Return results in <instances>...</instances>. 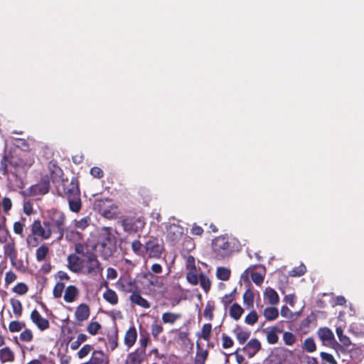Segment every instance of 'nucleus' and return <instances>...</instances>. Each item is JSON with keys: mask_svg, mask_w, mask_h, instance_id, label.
I'll return each mask as SVG.
<instances>
[{"mask_svg": "<svg viewBox=\"0 0 364 364\" xmlns=\"http://www.w3.org/2000/svg\"><path fill=\"white\" fill-rule=\"evenodd\" d=\"M222 346L225 349L231 348L234 344L232 339L225 333L222 334Z\"/></svg>", "mask_w": 364, "mask_h": 364, "instance_id": "60", "label": "nucleus"}, {"mask_svg": "<svg viewBox=\"0 0 364 364\" xmlns=\"http://www.w3.org/2000/svg\"><path fill=\"white\" fill-rule=\"evenodd\" d=\"M243 302L247 309L253 308L254 306V293L250 289H247L243 294Z\"/></svg>", "mask_w": 364, "mask_h": 364, "instance_id": "32", "label": "nucleus"}, {"mask_svg": "<svg viewBox=\"0 0 364 364\" xmlns=\"http://www.w3.org/2000/svg\"><path fill=\"white\" fill-rule=\"evenodd\" d=\"M119 288L125 292L132 293L139 289V287L136 285V281L132 279H123L117 282Z\"/></svg>", "mask_w": 364, "mask_h": 364, "instance_id": "22", "label": "nucleus"}, {"mask_svg": "<svg viewBox=\"0 0 364 364\" xmlns=\"http://www.w3.org/2000/svg\"><path fill=\"white\" fill-rule=\"evenodd\" d=\"M231 272L228 268L220 267L217 268L216 276L218 279L227 281L230 277Z\"/></svg>", "mask_w": 364, "mask_h": 364, "instance_id": "37", "label": "nucleus"}, {"mask_svg": "<svg viewBox=\"0 0 364 364\" xmlns=\"http://www.w3.org/2000/svg\"><path fill=\"white\" fill-rule=\"evenodd\" d=\"M122 225L125 232H136L140 228L143 226L142 221L140 219L132 218H125L122 220Z\"/></svg>", "mask_w": 364, "mask_h": 364, "instance_id": "11", "label": "nucleus"}, {"mask_svg": "<svg viewBox=\"0 0 364 364\" xmlns=\"http://www.w3.org/2000/svg\"><path fill=\"white\" fill-rule=\"evenodd\" d=\"M251 279L255 284L259 286L264 282V277L259 272H252L251 274Z\"/></svg>", "mask_w": 364, "mask_h": 364, "instance_id": "63", "label": "nucleus"}, {"mask_svg": "<svg viewBox=\"0 0 364 364\" xmlns=\"http://www.w3.org/2000/svg\"><path fill=\"white\" fill-rule=\"evenodd\" d=\"M212 331L211 323H205L202 326L200 333H198V336L205 341H208L210 338V333Z\"/></svg>", "mask_w": 364, "mask_h": 364, "instance_id": "35", "label": "nucleus"}, {"mask_svg": "<svg viewBox=\"0 0 364 364\" xmlns=\"http://www.w3.org/2000/svg\"><path fill=\"white\" fill-rule=\"evenodd\" d=\"M90 315V309L86 304L82 303L76 307L75 317L76 323L81 326L82 322L87 320Z\"/></svg>", "mask_w": 364, "mask_h": 364, "instance_id": "12", "label": "nucleus"}, {"mask_svg": "<svg viewBox=\"0 0 364 364\" xmlns=\"http://www.w3.org/2000/svg\"><path fill=\"white\" fill-rule=\"evenodd\" d=\"M336 333L338 337L340 342L346 347L351 345V341L349 337L343 334V328L339 326L336 328Z\"/></svg>", "mask_w": 364, "mask_h": 364, "instance_id": "40", "label": "nucleus"}, {"mask_svg": "<svg viewBox=\"0 0 364 364\" xmlns=\"http://www.w3.org/2000/svg\"><path fill=\"white\" fill-rule=\"evenodd\" d=\"M316 321V317L313 313H311L306 318L301 321L299 328L301 330L306 331V329L309 328L311 325L315 323Z\"/></svg>", "mask_w": 364, "mask_h": 364, "instance_id": "34", "label": "nucleus"}, {"mask_svg": "<svg viewBox=\"0 0 364 364\" xmlns=\"http://www.w3.org/2000/svg\"><path fill=\"white\" fill-rule=\"evenodd\" d=\"M261 348L260 342L257 338H252L243 348L249 358L253 357Z\"/></svg>", "mask_w": 364, "mask_h": 364, "instance_id": "20", "label": "nucleus"}, {"mask_svg": "<svg viewBox=\"0 0 364 364\" xmlns=\"http://www.w3.org/2000/svg\"><path fill=\"white\" fill-rule=\"evenodd\" d=\"M200 287L205 291L208 292L210 290L211 282L209 278L203 273L199 274V281Z\"/></svg>", "mask_w": 364, "mask_h": 364, "instance_id": "44", "label": "nucleus"}, {"mask_svg": "<svg viewBox=\"0 0 364 364\" xmlns=\"http://www.w3.org/2000/svg\"><path fill=\"white\" fill-rule=\"evenodd\" d=\"M15 359L14 351L8 346L0 349V360L1 363L13 362Z\"/></svg>", "mask_w": 364, "mask_h": 364, "instance_id": "26", "label": "nucleus"}, {"mask_svg": "<svg viewBox=\"0 0 364 364\" xmlns=\"http://www.w3.org/2000/svg\"><path fill=\"white\" fill-rule=\"evenodd\" d=\"M95 249L100 252L104 259L112 256L116 250V237L107 229L104 230L98 236Z\"/></svg>", "mask_w": 364, "mask_h": 364, "instance_id": "5", "label": "nucleus"}, {"mask_svg": "<svg viewBox=\"0 0 364 364\" xmlns=\"http://www.w3.org/2000/svg\"><path fill=\"white\" fill-rule=\"evenodd\" d=\"M68 268L74 273H79L82 269V260L76 255L71 254L68 256Z\"/></svg>", "mask_w": 364, "mask_h": 364, "instance_id": "16", "label": "nucleus"}, {"mask_svg": "<svg viewBox=\"0 0 364 364\" xmlns=\"http://www.w3.org/2000/svg\"><path fill=\"white\" fill-rule=\"evenodd\" d=\"M129 301L132 304L144 309H149L150 307L149 302L145 298L141 296L139 289L131 294L129 296Z\"/></svg>", "mask_w": 364, "mask_h": 364, "instance_id": "19", "label": "nucleus"}, {"mask_svg": "<svg viewBox=\"0 0 364 364\" xmlns=\"http://www.w3.org/2000/svg\"><path fill=\"white\" fill-rule=\"evenodd\" d=\"M12 178L9 179V183L14 190L23 189L25 187L24 178L26 174H21L20 172H14V170L9 168Z\"/></svg>", "mask_w": 364, "mask_h": 364, "instance_id": "14", "label": "nucleus"}, {"mask_svg": "<svg viewBox=\"0 0 364 364\" xmlns=\"http://www.w3.org/2000/svg\"><path fill=\"white\" fill-rule=\"evenodd\" d=\"M186 279L191 284L196 285L199 281V276L194 272H190L187 273Z\"/></svg>", "mask_w": 364, "mask_h": 364, "instance_id": "62", "label": "nucleus"}, {"mask_svg": "<svg viewBox=\"0 0 364 364\" xmlns=\"http://www.w3.org/2000/svg\"><path fill=\"white\" fill-rule=\"evenodd\" d=\"M212 250L216 259H225L230 257L232 253V242L225 236L216 237L212 241Z\"/></svg>", "mask_w": 364, "mask_h": 364, "instance_id": "6", "label": "nucleus"}, {"mask_svg": "<svg viewBox=\"0 0 364 364\" xmlns=\"http://www.w3.org/2000/svg\"><path fill=\"white\" fill-rule=\"evenodd\" d=\"M48 168L53 183H56L58 182L61 181V180L63 179L61 178L63 175V171L62 168L58 166V162L55 160H51L48 163Z\"/></svg>", "mask_w": 364, "mask_h": 364, "instance_id": "13", "label": "nucleus"}, {"mask_svg": "<svg viewBox=\"0 0 364 364\" xmlns=\"http://www.w3.org/2000/svg\"><path fill=\"white\" fill-rule=\"evenodd\" d=\"M215 310V306L211 302H208L204 311L203 316L207 318L209 321H212L214 318L213 311Z\"/></svg>", "mask_w": 364, "mask_h": 364, "instance_id": "47", "label": "nucleus"}, {"mask_svg": "<svg viewBox=\"0 0 364 364\" xmlns=\"http://www.w3.org/2000/svg\"><path fill=\"white\" fill-rule=\"evenodd\" d=\"M51 235H55L58 240H61L67 231V218L65 214L55 208L47 211V218L44 220Z\"/></svg>", "mask_w": 364, "mask_h": 364, "instance_id": "3", "label": "nucleus"}, {"mask_svg": "<svg viewBox=\"0 0 364 364\" xmlns=\"http://www.w3.org/2000/svg\"><path fill=\"white\" fill-rule=\"evenodd\" d=\"M258 321V316L255 311H252L250 313H249L245 319V321L249 324V325H254Z\"/></svg>", "mask_w": 364, "mask_h": 364, "instance_id": "56", "label": "nucleus"}, {"mask_svg": "<svg viewBox=\"0 0 364 364\" xmlns=\"http://www.w3.org/2000/svg\"><path fill=\"white\" fill-rule=\"evenodd\" d=\"M50 189V181L48 178H43L38 183L31 186L28 191L31 196H38L46 194Z\"/></svg>", "mask_w": 364, "mask_h": 364, "instance_id": "9", "label": "nucleus"}, {"mask_svg": "<svg viewBox=\"0 0 364 364\" xmlns=\"http://www.w3.org/2000/svg\"><path fill=\"white\" fill-rule=\"evenodd\" d=\"M164 331V328L161 324L154 323L151 326V335L155 340H158L159 336Z\"/></svg>", "mask_w": 364, "mask_h": 364, "instance_id": "52", "label": "nucleus"}, {"mask_svg": "<svg viewBox=\"0 0 364 364\" xmlns=\"http://www.w3.org/2000/svg\"><path fill=\"white\" fill-rule=\"evenodd\" d=\"M266 334L267 341L269 344H275L278 342V334L282 332V330L277 326H271L263 330Z\"/></svg>", "mask_w": 364, "mask_h": 364, "instance_id": "18", "label": "nucleus"}, {"mask_svg": "<svg viewBox=\"0 0 364 364\" xmlns=\"http://www.w3.org/2000/svg\"><path fill=\"white\" fill-rule=\"evenodd\" d=\"M19 338L23 342H31L33 338V334L31 329L26 328L21 333Z\"/></svg>", "mask_w": 364, "mask_h": 364, "instance_id": "53", "label": "nucleus"}, {"mask_svg": "<svg viewBox=\"0 0 364 364\" xmlns=\"http://www.w3.org/2000/svg\"><path fill=\"white\" fill-rule=\"evenodd\" d=\"M167 238L172 243L173 245H176L183 234V228L179 225L173 223L168 225L166 228Z\"/></svg>", "mask_w": 364, "mask_h": 364, "instance_id": "10", "label": "nucleus"}, {"mask_svg": "<svg viewBox=\"0 0 364 364\" xmlns=\"http://www.w3.org/2000/svg\"><path fill=\"white\" fill-rule=\"evenodd\" d=\"M90 218L85 217L79 220H75V227L81 230L85 229L89 225Z\"/></svg>", "mask_w": 364, "mask_h": 364, "instance_id": "58", "label": "nucleus"}, {"mask_svg": "<svg viewBox=\"0 0 364 364\" xmlns=\"http://www.w3.org/2000/svg\"><path fill=\"white\" fill-rule=\"evenodd\" d=\"M144 248L149 257L159 258L164 250V243L162 240L150 237L146 242Z\"/></svg>", "mask_w": 364, "mask_h": 364, "instance_id": "7", "label": "nucleus"}, {"mask_svg": "<svg viewBox=\"0 0 364 364\" xmlns=\"http://www.w3.org/2000/svg\"><path fill=\"white\" fill-rule=\"evenodd\" d=\"M318 336L322 341H330L333 338V332L328 328H321L318 330Z\"/></svg>", "mask_w": 364, "mask_h": 364, "instance_id": "41", "label": "nucleus"}, {"mask_svg": "<svg viewBox=\"0 0 364 364\" xmlns=\"http://www.w3.org/2000/svg\"><path fill=\"white\" fill-rule=\"evenodd\" d=\"M31 232L26 236V241L27 246L29 247H36L41 241L50 239L52 235L50 230L43 220L41 222L37 219L33 221L30 226Z\"/></svg>", "mask_w": 364, "mask_h": 364, "instance_id": "4", "label": "nucleus"}, {"mask_svg": "<svg viewBox=\"0 0 364 364\" xmlns=\"http://www.w3.org/2000/svg\"><path fill=\"white\" fill-rule=\"evenodd\" d=\"M34 163L35 155L31 151L19 150L17 152L6 154L0 161V173L3 176L7 175L10 168L14 170L15 173L27 174Z\"/></svg>", "mask_w": 364, "mask_h": 364, "instance_id": "1", "label": "nucleus"}, {"mask_svg": "<svg viewBox=\"0 0 364 364\" xmlns=\"http://www.w3.org/2000/svg\"><path fill=\"white\" fill-rule=\"evenodd\" d=\"M58 196L68 200L69 209L73 213H79L82 208L80 183L77 178L73 177L70 180L62 179L57 188Z\"/></svg>", "mask_w": 364, "mask_h": 364, "instance_id": "2", "label": "nucleus"}, {"mask_svg": "<svg viewBox=\"0 0 364 364\" xmlns=\"http://www.w3.org/2000/svg\"><path fill=\"white\" fill-rule=\"evenodd\" d=\"M243 312L244 309L237 303L232 304L229 309L230 316L235 321H237L240 318Z\"/></svg>", "mask_w": 364, "mask_h": 364, "instance_id": "28", "label": "nucleus"}, {"mask_svg": "<svg viewBox=\"0 0 364 364\" xmlns=\"http://www.w3.org/2000/svg\"><path fill=\"white\" fill-rule=\"evenodd\" d=\"M4 249L5 255L9 257L11 263H14V261L17 258V251L15 243L14 242H9L4 245Z\"/></svg>", "mask_w": 364, "mask_h": 364, "instance_id": "27", "label": "nucleus"}, {"mask_svg": "<svg viewBox=\"0 0 364 364\" xmlns=\"http://www.w3.org/2000/svg\"><path fill=\"white\" fill-rule=\"evenodd\" d=\"M250 332L244 331H240L236 333L237 339L240 344L245 343L250 338Z\"/></svg>", "mask_w": 364, "mask_h": 364, "instance_id": "59", "label": "nucleus"}, {"mask_svg": "<svg viewBox=\"0 0 364 364\" xmlns=\"http://www.w3.org/2000/svg\"><path fill=\"white\" fill-rule=\"evenodd\" d=\"M320 355L322 360H323L326 363L328 364H337L336 360L331 354L326 352H321Z\"/></svg>", "mask_w": 364, "mask_h": 364, "instance_id": "61", "label": "nucleus"}, {"mask_svg": "<svg viewBox=\"0 0 364 364\" xmlns=\"http://www.w3.org/2000/svg\"><path fill=\"white\" fill-rule=\"evenodd\" d=\"M109 360L108 355L101 350H93L91 358L89 361L87 362L88 364H109Z\"/></svg>", "mask_w": 364, "mask_h": 364, "instance_id": "17", "label": "nucleus"}, {"mask_svg": "<svg viewBox=\"0 0 364 364\" xmlns=\"http://www.w3.org/2000/svg\"><path fill=\"white\" fill-rule=\"evenodd\" d=\"M65 289V284L62 282H57L53 289V295L55 299H59L62 296Z\"/></svg>", "mask_w": 364, "mask_h": 364, "instance_id": "49", "label": "nucleus"}, {"mask_svg": "<svg viewBox=\"0 0 364 364\" xmlns=\"http://www.w3.org/2000/svg\"><path fill=\"white\" fill-rule=\"evenodd\" d=\"M104 299L112 305L117 304L119 298L117 293L107 287V290L103 293Z\"/></svg>", "mask_w": 364, "mask_h": 364, "instance_id": "29", "label": "nucleus"}, {"mask_svg": "<svg viewBox=\"0 0 364 364\" xmlns=\"http://www.w3.org/2000/svg\"><path fill=\"white\" fill-rule=\"evenodd\" d=\"M90 173L93 177L96 178L100 179L104 176L103 171L100 167L97 166H94L91 168Z\"/></svg>", "mask_w": 364, "mask_h": 364, "instance_id": "64", "label": "nucleus"}, {"mask_svg": "<svg viewBox=\"0 0 364 364\" xmlns=\"http://www.w3.org/2000/svg\"><path fill=\"white\" fill-rule=\"evenodd\" d=\"M208 355V353L207 350H200L198 351L195 358V364H205Z\"/></svg>", "mask_w": 364, "mask_h": 364, "instance_id": "48", "label": "nucleus"}, {"mask_svg": "<svg viewBox=\"0 0 364 364\" xmlns=\"http://www.w3.org/2000/svg\"><path fill=\"white\" fill-rule=\"evenodd\" d=\"M306 272V267L301 263L298 267L293 268L289 272V276L291 277H299L303 276Z\"/></svg>", "mask_w": 364, "mask_h": 364, "instance_id": "39", "label": "nucleus"}, {"mask_svg": "<svg viewBox=\"0 0 364 364\" xmlns=\"http://www.w3.org/2000/svg\"><path fill=\"white\" fill-rule=\"evenodd\" d=\"M85 267V273L91 276H96L98 274H102L103 270L97 256L92 252L89 253L86 257Z\"/></svg>", "mask_w": 364, "mask_h": 364, "instance_id": "8", "label": "nucleus"}, {"mask_svg": "<svg viewBox=\"0 0 364 364\" xmlns=\"http://www.w3.org/2000/svg\"><path fill=\"white\" fill-rule=\"evenodd\" d=\"M49 252V248L46 245H43L38 247L36 251V258L38 262H43L46 259Z\"/></svg>", "mask_w": 364, "mask_h": 364, "instance_id": "36", "label": "nucleus"}, {"mask_svg": "<svg viewBox=\"0 0 364 364\" xmlns=\"http://www.w3.org/2000/svg\"><path fill=\"white\" fill-rule=\"evenodd\" d=\"M26 324L23 321H12L9 324V330L11 333L19 332L24 327Z\"/></svg>", "mask_w": 364, "mask_h": 364, "instance_id": "45", "label": "nucleus"}, {"mask_svg": "<svg viewBox=\"0 0 364 364\" xmlns=\"http://www.w3.org/2000/svg\"><path fill=\"white\" fill-rule=\"evenodd\" d=\"M137 338V331L136 328L133 326L130 327L125 333L124 342L127 348L132 347L136 343Z\"/></svg>", "mask_w": 364, "mask_h": 364, "instance_id": "23", "label": "nucleus"}, {"mask_svg": "<svg viewBox=\"0 0 364 364\" xmlns=\"http://www.w3.org/2000/svg\"><path fill=\"white\" fill-rule=\"evenodd\" d=\"M25 218H21V221H16L14 223V232L15 234L18 235L21 237H24L23 229L25 227L24 222Z\"/></svg>", "mask_w": 364, "mask_h": 364, "instance_id": "42", "label": "nucleus"}, {"mask_svg": "<svg viewBox=\"0 0 364 364\" xmlns=\"http://www.w3.org/2000/svg\"><path fill=\"white\" fill-rule=\"evenodd\" d=\"M107 342L109 347L112 351L115 350L118 346V331L116 328L112 333L107 334Z\"/></svg>", "mask_w": 364, "mask_h": 364, "instance_id": "31", "label": "nucleus"}, {"mask_svg": "<svg viewBox=\"0 0 364 364\" xmlns=\"http://www.w3.org/2000/svg\"><path fill=\"white\" fill-rule=\"evenodd\" d=\"M80 294L79 289L75 285H69L66 287L63 299L67 303L73 302Z\"/></svg>", "mask_w": 364, "mask_h": 364, "instance_id": "24", "label": "nucleus"}, {"mask_svg": "<svg viewBox=\"0 0 364 364\" xmlns=\"http://www.w3.org/2000/svg\"><path fill=\"white\" fill-rule=\"evenodd\" d=\"M10 304L12 307L13 312L16 317H20L22 314L23 308L21 302L16 299H11Z\"/></svg>", "mask_w": 364, "mask_h": 364, "instance_id": "38", "label": "nucleus"}, {"mask_svg": "<svg viewBox=\"0 0 364 364\" xmlns=\"http://www.w3.org/2000/svg\"><path fill=\"white\" fill-rule=\"evenodd\" d=\"M145 358L143 350H135L128 353L124 364H141Z\"/></svg>", "mask_w": 364, "mask_h": 364, "instance_id": "21", "label": "nucleus"}, {"mask_svg": "<svg viewBox=\"0 0 364 364\" xmlns=\"http://www.w3.org/2000/svg\"><path fill=\"white\" fill-rule=\"evenodd\" d=\"M264 299L272 305H276L279 301L277 292L271 287H267L264 292Z\"/></svg>", "mask_w": 364, "mask_h": 364, "instance_id": "25", "label": "nucleus"}, {"mask_svg": "<svg viewBox=\"0 0 364 364\" xmlns=\"http://www.w3.org/2000/svg\"><path fill=\"white\" fill-rule=\"evenodd\" d=\"M102 328L101 324L98 321H90L87 326V331L92 336H95Z\"/></svg>", "mask_w": 364, "mask_h": 364, "instance_id": "43", "label": "nucleus"}, {"mask_svg": "<svg viewBox=\"0 0 364 364\" xmlns=\"http://www.w3.org/2000/svg\"><path fill=\"white\" fill-rule=\"evenodd\" d=\"M87 336L85 333H80L77 336V339L70 344V348L73 350H77L82 343L87 340Z\"/></svg>", "mask_w": 364, "mask_h": 364, "instance_id": "46", "label": "nucleus"}, {"mask_svg": "<svg viewBox=\"0 0 364 364\" xmlns=\"http://www.w3.org/2000/svg\"><path fill=\"white\" fill-rule=\"evenodd\" d=\"M181 317L180 314L165 312L162 314L161 320L164 323L173 324Z\"/></svg>", "mask_w": 364, "mask_h": 364, "instance_id": "30", "label": "nucleus"}, {"mask_svg": "<svg viewBox=\"0 0 364 364\" xmlns=\"http://www.w3.org/2000/svg\"><path fill=\"white\" fill-rule=\"evenodd\" d=\"M264 316L267 321L275 320L279 316L277 308L274 306L266 307L264 310Z\"/></svg>", "mask_w": 364, "mask_h": 364, "instance_id": "33", "label": "nucleus"}, {"mask_svg": "<svg viewBox=\"0 0 364 364\" xmlns=\"http://www.w3.org/2000/svg\"><path fill=\"white\" fill-rule=\"evenodd\" d=\"M304 348L309 353L315 351L316 346L314 340L312 338H306L304 342Z\"/></svg>", "mask_w": 364, "mask_h": 364, "instance_id": "51", "label": "nucleus"}, {"mask_svg": "<svg viewBox=\"0 0 364 364\" xmlns=\"http://www.w3.org/2000/svg\"><path fill=\"white\" fill-rule=\"evenodd\" d=\"M132 249L137 255H141L143 253V245L138 240H135L132 242Z\"/></svg>", "mask_w": 364, "mask_h": 364, "instance_id": "57", "label": "nucleus"}, {"mask_svg": "<svg viewBox=\"0 0 364 364\" xmlns=\"http://www.w3.org/2000/svg\"><path fill=\"white\" fill-rule=\"evenodd\" d=\"M31 319L32 322L36 324L38 328L42 331L48 329L50 326L48 320L42 317V316L36 309H34L31 311Z\"/></svg>", "mask_w": 364, "mask_h": 364, "instance_id": "15", "label": "nucleus"}, {"mask_svg": "<svg viewBox=\"0 0 364 364\" xmlns=\"http://www.w3.org/2000/svg\"><path fill=\"white\" fill-rule=\"evenodd\" d=\"M283 341L287 346H292L296 341V337L292 333L286 331L283 333Z\"/></svg>", "mask_w": 364, "mask_h": 364, "instance_id": "54", "label": "nucleus"}, {"mask_svg": "<svg viewBox=\"0 0 364 364\" xmlns=\"http://www.w3.org/2000/svg\"><path fill=\"white\" fill-rule=\"evenodd\" d=\"M92 347L90 344L84 345L77 352V357L80 359L85 358L92 350Z\"/></svg>", "mask_w": 364, "mask_h": 364, "instance_id": "55", "label": "nucleus"}, {"mask_svg": "<svg viewBox=\"0 0 364 364\" xmlns=\"http://www.w3.org/2000/svg\"><path fill=\"white\" fill-rule=\"evenodd\" d=\"M28 286L23 282L18 283L13 288V291L18 295L26 294L28 292Z\"/></svg>", "mask_w": 364, "mask_h": 364, "instance_id": "50", "label": "nucleus"}]
</instances>
